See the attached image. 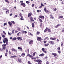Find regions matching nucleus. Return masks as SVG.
<instances>
[{
  "label": "nucleus",
  "mask_w": 64,
  "mask_h": 64,
  "mask_svg": "<svg viewBox=\"0 0 64 64\" xmlns=\"http://www.w3.org/2000/svg\"><path fill=\"white\" fill-rule=\"evenodd\" d=\"M2 48L1 50V49H0V51H3L4 50H5L6 47V44H4L2 45Z\"/></svg>",
  "instance_id": "f257e3e1"
},
{
  "label": "nucleus",
  "mask_w": 64,
  "mask_h": 64,
  "mask_svg": "<svg viewBox=\"0 0 64 64\" xmlns=\"http://www.w3.org/2000/svg\"><path fill=\"white\" fill-rule=\"evenodd\" d=\"M27 56H28V57H30V58H31V59H36L37 58H33L32 56L30 55V54H28L27 55Z\"/></svg>",
  "instance_id": "f03ea898"
},
{
  "label": "nucleus",
  "mask_w": 64,
  "mask_h": 64,
  "mask_svg": "<svg viewBox=\"0 0 64 64\" xmlns=\"http://www.w3.org/2000/svg\"><path fill=\"white\" fill-rule=\"evenodd\" d=\"M38 64H41L42 63V61L40 60H38Z\"/></svg>",
  "instance_id": "7ed1b4c3"
},
{
  "label": "nucleus",
  "mask_w": 64,
  "mask_h": 64,
  "mask_svg": "<svg viewBox=\"0 0 64 64\" xmlns=\"http://www.w3.org/2000/svg\"><path fill=\"white\" fill-rule=\"evenodd\" d=\"M37 40L38 41H40V42H41V38L39 37H37Z\"/></svg>",
  "instance_id": "20e7f679"
},
{
  "label": "nucleus",
  "mask_w": 64,
  "mask_h": 64,
  "mask_svg": "<svg viewBox=\"0 0 64 64\" xmlns=\"http://www.w3.org/2000/svg\"><path fill=\"white\" fill-rule=\"evenodd\" d=\"M8 41V39H7V38H4V40H3V41L4 43L5 44L6 43V42Z\"/></svg>",
  "instance_id": "39448f33"
},
{
  "label": "nucleus",
  "mask_w": 64,
  "mask_h": 64,
  "mask_svg": "<svg viewBox=\"0 0 64 64\" xmlns=\"http://www.w3.org/2000/svg\"><path fill=\"white\" fill-rule=\"evenodd\" d=\"M39 17L40 18H41V19H44L45 18L44 16H43L40 15V16Z\"/></svg>",
  "instance_id": "423d86ee"
},
{
  "label": "nucleus",
  "mask_w": 64,
  "mask_h": 64,
  "mask_svg": "<svg viewBox=\"0 0 64 64\" xmlns=\"http://www.w3.org/2000/svg\"><path fill=\"white\" fill-rule=\"evenodd\" d=\"M20 5L22 6H23V7H26V4H25L24 3H21Z\"/></svg>",
  "instance_id": "0eeeda50"
},
{
  "label": "nucleus",
  "mask_w": 64,
  "mask_h": 64,
  "mask_svg": "<svg viewBox=\"0 0 64 64\" xmlns=\"http://www.w3.org/2000/svg\"><path fill=\"white\" fill-rule=\"evenodd\" d=\"M30 20L32 22H34V20H33V18H32V16H31L30 17Z\"/></svg>",
  "instance_id": "6e6552de"
},
{
  "label": "nucleus",
  "mask_w": 64,
  "mask_h": 64,
  "mask_svg": "<svg viewBox=\"0 0 64 64\" xmlns=\"http://www.w3.org/2000/svg\"><path fill=\"white\" fill-rule=\"evenodd\" d=\"M49 43H50V44L52 45H54V42L53 41H50L49 42Z\"/></svg>",
  "instance_id": "1a4fd4ad"
},
{
  "label": "nucleus",
  "mask_w": 64,
  "mask_h": 64,
  "mask_svg": "<svg viewBox=\"0 0 64 64\" xmlns=\"http://www.w3.org/2000/svg\"><path fill=\"white\" fill-rule=\"evenodd\" d=\"M12 51H14V52H17V50H16L14 48H12Z\"/></svg>",
  "instance_id": "9d476101"
},
{
  "label": "nucleus",
  "mask_w": 64,
  "mask_h": 64,
  "mask_svg": "<svg viewBox=\"0 0 64 64\" xmlns=\"http://www.w3.org/2000/svg\"><path fill=\"white\" fill-rule=\"evenodd\" d=\"M18 62L20 63H22V59L21 58H18Z\"/></svg>",
  "instance_id": "9b49d317"
},
{
  "label": "nucleus",
  "mask_w": 64,
  "mask_h": 64,
  "mask_svg": "<svg viewBox=\"0 0 64 64\" xmlns=\"http://www.w3.org/2000/svg\"><path fill=\"white\" fill-rule=\"evenodd\" d=\"M42 50L43 52H44V53H46L47 52V51H46L45 50V49L44 48H42Z\"/></svg>",
  "instance_id": "f8f14e48"
},
{
  "label": "nucleus",
  "mask_w": 64,
  "mask_h": 64,
  "mask_svg": "<svg viewBox=\"0 0 64 64\" xmlns=\"http://www.w3.org/2000/svg\"><path fill=\"white\" fill-rule=\"evenodd\" d=\"M30 44H33V41L32 40H31L29 42Z\"/></svg>",
  "instance_id": "ddd939ff"
},
{
  "label": "nucleus",
  "mask_w": 64,
  "mask_h": 64,
  "mask_svg": "<svg viewBox=\"0 0 64 64\" xmlns=\"http://www.w3.org/2000/svg\"><path fill=\"white\" fill-rule=\"evenodd\" d=\"M52 55L54 56H57V54L56 53H52Z\"/></svg>",
  "instance_id": "4468645a"
},
{
  "label": "nucleus",
  "mask_w": 64,
  "mask_h": 64,
  "mask_svg": "<svg viewBox=\"0 0 64 64\" xmlns=\"http://www.w3.org/2000/svg\"><path fill=\"white\" fill-rule=\"evenodd\" d=\"M50 40H55L56 39L55 38H52V37L50 38Z\"/></svg>",
  "instance_id": "2eb2a0df"
},
{
  "label": "nucleus",
  "mask_w": 64,
  "mask_h": 64,
  "mask_svg": "<svg viewBox=\"0 0 64 64\" xmlns=\"http://www.w3.org/2000/svg\"><path fill=\"white\" fill-rule=\"evenodd\" d=\"M32 15V12H30L28 14V17H29L31 16Z\"/></svg>",
  "instance_id": "dca6fc26"
},
{
  "label": "nucleus",
  "mask_w": 64,
  "mask_h": 64,
  "mask_svg": "<svg viewBox=\"0 0 64 64\" xmlns=\"http://www.w3.org/2000/svg\"><path fill=\"white\" fill-rule=\"evenodd\" d=\"M8 23L9 24V25L10 27H12V23L9 22H8Z\"/></svg>",
  "instance_id": "f3484780"
},
{
  "label": "nucleus",
  "mask_w": 64,
  "mask_h": 64,
  "mask_svg": "<svg viewBox=\"0 0 64 64\" xmlns=\"http://www.w3.org/2000/svg\"><path fill=\"white\" fill-rule=\"evenodd\" d=\"M17 39L18 40H20V41H21L22 40V38H21L20 37H18L17 38Z\"/></svg>",
  "instance_id": "a211bd4d"
},
{
  "label": "nucleus",
  "mask_w": 64,
  "mask_h": 64,
  "mask_svg": "<svg viewBox=\"0 0 64 64\" xmlns=\"http://www.w3.org/2000/svg\"><path fill=\"white\" fill-rule=\"evenodd\" d=\"M25 55V53H23L21 54V56H22V57H24Z\"/></svg>",
  "instance_id": "6ab92c4d"
},
{
  "label": "nucleus",
  "mask_w": 64,
  "mask_h": 64,
  "mask_svg": "<svg viewBox=\"0 0 64 64\" xmlns=\"http://www.w3.org/2000/svg\"><path fill=\"white\" fill-rule=\"evenodd\" d=\"M38 19L39 20L40 23H42V21H43V20H42V19L39 18H38Z\"/></svg>",
  "instance_id": "aec40b11"
},
{
  "label": "nucleus",
  "mask_w": 64,
  "mask_h": 64,
  "mask_svg": "<svg viewBox=\"0 0 64 64\" xmlns=\"http://www.w3.org/2000/svg\"><path fill=\"white\" fill-rule=\"evenodd\" d=\"M48 31V28L46 27L45 30H44V32H46Z\"/></svg>",
  "instance_id": "412c9836"
},
{
  "label": "nucleus",
  "mask_w": 64,
  "mask_h": 64,
  "mask_svg": "<svg viewBox=\"0 0 64 64\" xmlns=\"http://www.w3.org/2000/svg\"><path fill=\"white\" fill-rule=\"evenodd\" d=\"M44 56V54L43 53L39 55V56L40 57H42V56Z\"/></svg>",
  "instance_id": "4be33fe9"
},
{
  "label": "nucleus",
  "mask_w": 64,
  "mask_h": 64,
  "mask_svg": "<svg viewBox=\"0 0 64 64\" xmlns=\"http://www.w3.org/2000/svg\"><path fill=\"white\" fill-rule=\"evenodd\" d=\"M21 18H23V16H22V13H20L19 14Z\"/></svg>",
  "instance_id": "5701e85b"
},
{
  "label": "nucleus",
  "mask_w": 64,
  "mask_h": 64,
  "mask_svg": "<svg viewBox=\"0 0 64 64\" xmlns=\"http://www.w3.org/2000/svg\"><path fill=\"white\" fill-rule=\"evenodd\" d=\"M48 45H49V44H44V46H46V47H47L48 46Z\"/></svg>",
  "instance_id": "b1692460"
},
{
  "label": "nucleus",
  "mask_w": 64,
  "mask_h": 64,
  "mask_svg": "<svg viewBox=\"0 0 64 64\" xmlns=\"http://www.w3.org/2000/svg\"><path fill=\"white\" fill-rule=\"evenodd\" d=\"M36 52H35L33 53V54H32V55H33L32 56H35V55L36 54Z\"/></svg>",
  "instance_id": "393cba45"
},
{
  "label": "nucleus",
  "mask_w": 64,
  "mask_h": 64,
  "mask_svg": "<svg viewBox=\"0 0 64 64\" xmlns=\"http://www.w3.org/2000/svg\"><path fill=\"white\" fill-rule=\"evenodd\" d=\"M18 49H19V50H22V48H21L19 47H18Z\"/></svg>",
  "instance_id": "a878e982"
},
{
  "label": "nucleus",
  "mask_w": 64,
  "mask_h": 64,
  "mask_svg": "<svg viewBox=\"0 0 64 64\" xmlns=\"http://www.w3.org/2000/svg\"><path fill=\"white\" fill-rule=\"evenodd\" d=\"M60 24H58L56 26H55V27L56 28H58L59 26H60Z\"/></svg>",
  "instance_id": "bb28decb"
},
{
  "label": "nucleus",
  "mask_w": 64,
  "mask_h": 64,
  "mask_svg": "<svg viewBox=\"0 0 64 64\" xmlns=\"http://www.w3.org/2000/svg\"><path fill=\"white\" fill-rule=\"evenodd\" d=\"M40 33V32L38 31L36 33V34L37 35H39Z\"/></svg>",
  "instance_id": "cd10ccee"
},
{
  "label": "nucleus",
  "mask_w": 64,
  "mask_h": 64,
  "mask_svg": "<svg viewBox=\"0 0 64 64\" xmlns=\"http://www.w3.org/2000/svg\"><path fill=\"white\" fill-rule=\"evenodd\" d=\"M7 13H9V10H8L6 11V14H8Z\"/></svg>",
  "instance_id": "c85d7f7f"
},
{
  "label": "nucleus",
  "mask_w": 64,
  "mask_h": 64,
  "mask_svg": "<svg viewBox=\"0 0 64 64\" xmlns=\"http://www.w3.org/2000/svg\"><path fill=\"white\" fill-rule=\"evenodd\" d=\"M47 39L48 40H49V38L48 37H46L44 39V40H46Z\"/></svg>",
  "instance_id": "c756f323"
},
{
  "label": "nucleus",
  "mask_w": 64,
  "mask_h": 64,
  "mask_svg": "<svg viewBox=\"0 0 64 64\" xmlns=\"http://www.w3.org/2000/svg\"><path fill=\"white\" fill-rule=\"evenodd\" d=\"M5 2H6L7 3H8V4L9 3V1H8V0H5Z\"/></svg>",
  "instance_id": "7c9ffc66"
},
{
  "label": "nucleus",
  "mask_w": 64,
  "mask_h": 64,
  "mask_svg": "<svg viewBox=\"0 0 64 64\" xmlns=\"http://www.w3.org/2000/svg\"><path fill=\"white\" fill-rule=\"evenodd\" d=\"M17 39V38H15L14 37V38H12V40H15Z\"/></svg>",
  "instance_id": "2f4dec72"
},
{
  "label": "nucleus",
  "mask_w": 64,
  "mask_h": 64,
  "mask_svg": "<svg viewBox=\"0 0 64 64\" xmlns=\"http://www.w3.org/2000/svg\"><path fill=\"white\" fill-rule=\"evenodd\" d=\"M48 32H51V30H50V29H48Z\"/></svg>",
  "instance_id": "473e14b6"
},
{
  "label": "nucleus",
  "mask_w": 64,
  "mask_h": 64,
  "mask_svg": "<svg viewBox=\"0 0 64 64\" xmlns=\"http://www.w3.org/2000/svg\"><path fill=\"white\" fill-rule=\"evenodd\" d=\"M45 12L47 13H49V11L48 10H46V11H45Z\"/></svg>",
  "instance_id": "72a5a7b5"
},
{
  "label": "nucleus",
  "mask_w": 64,
  "mask_h": 64,
  "mask_svg": "<svg viewBox=\"0 0 64 64\" xmlns=\"http://www.w3.org/2000/svg\"><path fill=\"white\" fill-rule=\"evenodd\" d=\"M11 22H12V23L14 24H15V22L14 21H11Z\"/></svg>",
  "instance_id": "f704fd0d"
},
{
  "label": "nucleus",
  "mask_w": 64,
  "mask_h": 64,
  "mask_svg": "<svg viewBox=\"0 0 64 64\" xmlns=\"http://www.w3.org/2000/svg\"><path fill=\"white\" fill-rule=\"evenodd\" d=\"M28 64H32V63L30 62V61H29L28 62Z\"/></svg>",
  "instance_id": "c9c22d12"
},
{
  "label": "nucleus",
  "mask_w": 64,
  "mask_h": 64,
  "mask_svg": "<svg viewBox=\"0 0 64 64\" xmlns=\"http://www.w3.org/2000/svg\"><path fill=\"white\" fill-rule=\"evenodd\" d=\"M50 18L52 19H54V17H53V16L52 15H50Z\"/></svg>",
  "instance_id": "e433bc0d"
},
{
  "label": "nucleus",
  "mask_w": 64,
  "mask_h": 64,
  "mask_svg": "<svg viewBox=\"0 0 64 64\" xmlns=\"http://www.w3.org/2000/svg\"><path fill=\"white\" fill-rule=\"evenodd\" d=\"M59 18H63V16H60Z\"/></svg>",
  "instance_id": "4c0bfd02"
},
{
  "label": "nucleus",
  "mask_w": 64,
  "mask_h": 64,
  "mask_svg": "<svg viewBox=\"0 0 64 64\" xmlns=\"http://www.w3.org/2000/svg\"><path fill=\"white\" fill-rule=\"evenodd\" d=\"M34 23H32V27L33 28H34Z\"/></svg>",
  "instance_id": "58836bf2"
},
{
  "label": "nucleus",
  "mask_w": 64,
  "mask_h": 64,
  "mask_svg": "<svg viewBox=\"0 0 64 64\" xmlns=\"http://www.w3.org/2000/svg\"><path fill=\"white\" fill-rule=\"evenodd\" d=\"M25 31L24 30H22V34H24V33Z\"/></svg>",
  "instance_id": "ea45409f"
},
{
  "label": "nucleus",
  "mask_w": 64,
  "mask_h": 64,
  "mask_svg": "<svg viewBox=\"0 0 64 64\" xmlns=\"http://www.w3.org/2000/svg\"><path fill=\"white\" fill-rule=\"evenodd\" d=\"M2 32L3 33H4V35H6V32H5L4 31H2Z\"/></svg>",
  "instance_id": "a19ab883"
},
{
  "label": "nucleus",
  "mask_w": 64,
  "mask_h": 64,
  "mask_svg": "<svg viewBox=\"0 0 64 64\" xmlns=\"http://www.w3.org/2000/svg\"><path fill=\"white\" fill-rule=\"evenodd\" d=\"M2 36L3 38H5V36L4 34L2 35Z\"/></svg>",
  "instance_id": "79ce46f5"
},
{
  "label": "nucleus",
  "mask_w": 64,
  "mask_h": 64,
  "mask_svg": "<svg viewBox=\"0 0 64 64\" xmlns=\"http://www.w3.org/2000/svg\"><path fill=\"white\" fill-rule=\"evenodd\" d=\"M60 47H59L58 48V50H60Z\"/></svg>",
  "instance_id": "37998d69"
},
{
  "label": "nucleus",
  "mask_w": 64,
  "mask_h": 64,
  "mask_svg": "<svg viewBox=\"0 0 64 64\" xmlns=\"http://www.w3.org/2000/svg\"><path fill=\"white\" fill-rule=\"evenodd\" d=\"M6 45H8V41L6 42Z\"/></svg>",
  "instance_id": "c03bdc74"
},
{
  "label": "nucleus",
  "mask_w": 64,
  "mask_h": 64,
  "mask_svg": "<svg viewBox=\"0 0 64 64\" xmlns=\"http://www.w3.org/2000/svg\"><path fill=\"white\" fill-rule=\"evenodd\" d=\"M38 60H34V61H35V62H37L38 61Z\"/></svg>",
  "instance_id": "a18cd8bd"
},
{
  "label": "nucleus",
  "mask_w": 64,
  "mask_h": 64,
  "mask_svg": "<svg viewBox=\"0 0 64 64\" xmlns=\"http://www.w3.org/2000/svg\"><path fill=\"white\" fill-rule=\"evenodd\" d=\"M7 22L4 23V26H5V25H7Z\"/></svg>",
  "instance_id": "49530a36"
},
{
  "label": "nucleus",
  "mask_w": 64,
  "mask_h": 64,
  "mask_svg": "<svg viewBox=\"0 0 64 64\" xmlns=\"http://www.w3.org/2000/svg\"><path fill=\"white\" fill-rule=\"evenodd\" d=\"M58 52L59 54H60L61 53V51H58Z\"/></svg>",
  "instance_id": "de8ad7c7"
},
{
  "label": "nucleus",
  "mask_w": 64,
  "mask_h": 64,
  "mask_svg": "<svg viewBox=\"0 0 64 64\" xmlns=\"http://www.w3.org/2000/svg\"><path fill=\"white\" fill-rule=\"evenodd\" d=\"M3 10H8V9H7V8H5L4 9H3Z\"/></svg>",
  "instance_id": "09e8293b"
},
{
  "label": "nucleus",
  "mask_w": 64,
  "mask_h": 64,
  "mask_svg": "<svg viewBox=\"0 0 64 64\" xmlns=\"http://www.w3.org/2000/svg\"><path fill=\"white\" fill-rule=\"evenodd\" d=\"M20 20H24V18H20Z\"/></svg>",
  "instance_id": "8fccbe9b"
},
{
  "label": "nucleus",
  "mask_w": 64,
  "mask_h": 64,
  "mask_svg": "<svg viewBox=\"0 0 64 64\" xmlns=\"http://www.w3.org/2000/svg\"><path fill=\"white\" fill-rule=\"evenodd\" d=\"M46 64H49V62L48 61H47Z\"/></svg>",
  "instance_id": "3c124183"
},
{
  "label": "nucleus",
  "mask_w": 64,
  "mask_h": 64,
  "mask_svg": "<svg viewBox=\"0 0 64 64\" xmlns=\"http://www.w3.org/2000/svg\"><path fill=\"white\" fill-rule=\"evenodd\" d=\"M44 44H45V43H47V41H45V40H44Z\"/></svg>",
  "instance_id": "603ef678"
},
{
  "label": "nucleus",
  "mask_w": 64,
  "mask_h": 64,
  "mask_svg": "<svg viewBox=\"0 0 64 64\" xmlns=\"http://www.w3.org/2000/svg\"><path fill=\"white\" fill-rule=\"evenodd\" d=\"M57 10V9L55 8L54 10V11H56Z\"/></svg>",
  "instance_id": "864d4df0"
},
{
  "label": "nucleus",
  "mask_w": 64,
  "mask_h": 64,
  "mask_svg": "<svg viewBox=\"0 0 64 64\" xmlns=\"http://www.w3.org/2000/svg\"><path fill=\"white\" fill-rule=\"evenodd\" d=\"M18 29L19 31H21V30L20 29V28H18Z\"/></svg>",
  "instance_id": "5fc2aeb1"
},
{
  "label": "nucleus",
  "mask_w": 64,
  "mask_h": 64,
  "mask_svg": "<svg viewBox=\"0 0 64 64\" xmlns=\"http://www.w3.org/2000/svg\"><path fill=\"white\" fill-rule=\"evenodd\" d=\"M62 32L63 33H64V28H63L62 30Z\"/></svg>",
  "instance_id": "6e6d98bb"
},
{
  "label": "nucleus",
  "mask_w": 64,
  "mask_h": 64,
  "mask_svg": "<svg viewBox=\"0 0 64 64\" xmlns=\"http://www.w3.org/2000/svg\"><path fill=\"white\" fill-rule=\"evenodd\" d=\"M37 12H38H38H41V10H37Z\"/></svg>",
  "instance_id": "4d7b16f0"
},
{
  "label": "nucleus",
  "mask_w": 64,
  "mask_h": 64,
  "mask_svg": "<svg viewBox=\"0 0 64 64\" xmlns=\"http://www.w3.org/2000/svg\"><path fill=\"white\" fill-rule=\"evenodd\" d=\"M14 16H15L14 18H16V17H18V16H17V15H15Z\"/></svg>",
  "instance_id": "13d9d810"
},
{
  "label": "nucleus",
  "mask_w": 64,
  "mask_h": 64,
  "mask_svg": "<svg viewBox=\"0 0 64 64\" xmlns=\"http://www.w3.org/2000/svg\"><path fill=\"white\" fill-rule=\"evenodd\" d=\"M42 26V23H41L40 24V27H41Z\"/></svg>",
  "instance_id": "bf43d9fd"
},
{
  "label": "nucleus",
  "mask_w": 64,
  "mask_h": 64,
  "mask_svg": "<svg viewBox=\"0 0 64 64\" xmlns=\"http://www.w3.org/2000/svg\"><path fill=\"white\" fill-rule=\"evenodd\" d=\"M26 2L27 4H29V1H26Z\"/></svg>",
  "instance_id": "052dcab7"
},
{
  "label": "nucleus",
  "mask_w": 64,
  "mask_h": 64,
  "mask_svg": "<svg viewBox=\"0 0 64 64\" xmlns=\"http://www.w3.org/2000/svg\"><path fill=\"white\" fill-rule=\"evenodd\" d=\"M7 53H5V56H7Z\"/></svg>",
  "instance_id": "680f3d73"
},
{
  "label": "nucleus",
  "mask_w": 64,
  "mask_h": 64,
  "mask_svg": "<svg viewBox=\"0 0 64 64\" xmlns=\"http://www.w3.org/2000/svg\"><path fill=\"white\" fill-rule=\"evenodd\" d=\"M35 6V4H32V7H34V6Z\"/></svg>",
  "instance_id": "e2e57ef3"
},
{
  "label": "nucleus",
  "mask_w": 64,
  "mask_h": 64,
  "mask_svg": "<svg viewBox=\"0 0 64 64\" xmlns=\"http://www.w3.org/2000/svg\"><path fill=\"white\" fill-rule=\"evenodd\" d=\"M9 53V54L10 55L11 54V52H10V51H9L8 52Z\"/></svg>",
  "instance_id": "0e129e2a"
},
{
  "label": "nucleus",
  "mask_w": 64,
  "mask_h": 64,
  "mask_svg": "<svg viewBox=\"0 0 64 64\" xmlns=\"http://www.w3.org/2000/svg\"><path fill=\"white\" fill-rule=\"evenodd\" d=\"M61 4H64V2H61Z\"/></svg>",
  "instance_id": "69168bd1"
},
{
  "label": "nucleus",
  "mask_w": 64,
  "mask_h": 64,
  "mask_svg": "<svg viewBox=\"0 0 64 64\" xmlns=\"http://www.w3.org/2000/svg\"><path fill=\"white\" fill-rule=\"evenodd\" d=\"M41 6H42V7H44V5L42 3L41 4Z\"/></svg>",
  "instance_id": "338daca9"
},
{
  "label": "nucleus",
  "mask_w": 64,
  "mask_h": 64,
  "mask_svg": "<svg viewBox=\"0 0 64 64\" xmlns=\"http://www.w3.org/2000/svg\"><path fill=\"white\" fill-rule=\"evenodd\" d=\"M44 58L45 59H47L48 58V57L47 56H46Z\"/></svg>",
  "instance_id": "774afa93"
}]
</instances>
